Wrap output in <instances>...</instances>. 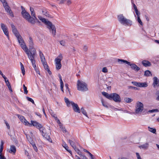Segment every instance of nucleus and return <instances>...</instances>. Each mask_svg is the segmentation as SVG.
<instances>
[{
	"label": "nucleus",
	"mask_w": 159,
	"mask_h": 159,
	"mask_svg": "<svg viewBox=\"0 0 159 159\" xmlns=\"http://www.w3.org/2000/svg\"><path fill=\"white\" fill-rule=\"evenodd\" d=\"M144 75L146 76H152V74L150 71L149 70H146L144 72Z\"/></svg>",
	"instance_id": "a878e982"
},
{
	"label": "nucleus",
	"mask_w": 159,
	"mask_h": 159,
	"mask_svg": "<svg viewBox=\"0 0 159 159\" xmlns=\"http://www.w3.org/2000/svg\"><path fill=\"white\" fill-rule=\"evenodd\" d=\"M5 34L6 35L8 39H9V33L7 28L3 31Z\"/></svg>",
	"instance_id": "2f4dec72"
},
{
	"label": "nucleus",
	"mask_w": 159,
	"mask_h": 159,
	"mask_svg": "<svg viewBox=\"0 0 159 159\" xmlns=\"http://www.w3.org/2000/svg\"><path fill=\"white\" fill-rule=\"evenodd\" d=\"M111 100L112 99L116 102H121V98L119 95L117 93H111Z\"/></svg>",
	"instance_id": "6e6552de"
},
{
	"label": "nucleus",
	"mask_w": 159,
	"mask_h": 159,
	"mask_svg": "<svg viewBox=\"0 0 159 159\" xmlns=\"http://www.w3.org/2000/svg\"><path fill=\"white\" fill-rule=\"evenodd\" d=\"M159 111V110L157 109H153L149 110L148 112L150 113H152L153 112H157Z\"/></svg>",
	"instance_id": "79ce46f5"
},
{
	"label": "nucleus",
	"mask_w": 159,
	"mask_h": 159,
	"mask_svg": "<svg viewBox=\"0 0 159 159\" xmlns=\"http://www.w3.org/2000/svg\"><path fill=\"white\" fill-rule=\"evenodd\" d=\"M0 159H6L5 157L2 154H0Z\"/></svg>",
	"instance_id": "bf43d9fd"
},
{
	"label": "nucleus",
	"mask_w": 159,
	"mask_h": 159,
	"mask_svg": "<svg viewBox=\"0 0 159 159\" xmlns=\"http://www.w3.org/2000/svg\"><path fill=\"white\" fill-rule=\"evenodd\" d=\"M24 89V93L25 94H27L28 92V90H27V88H25Z\"/></svg>",
	"instance_id": "13d9d810"
},
{
	"label": "nucleus",
	"mask_w": 159,
	"mask_h": 159,
	"mask_svg": "<svg viewBox=\"0 0 159 159\" xmlns=\"http://www.w3.org/2000/svg\"><path fill=\"white\" fill-rule=\"evenodd\" d=\"M29 44V47H30V51H29L30 55H31V52H32V51L33 50V49H34L35 50H36L34 48V43L33 41V40L32 38L30 37L29 38V40H28Z\"/></svg>",
	"instance_id": "9b49d317"
},
{
	"label": "nucleus",
	"mask_w": 159,
	"mask_h": 159,
	"mask_svg": "<svg viewBox=\"0 0 159 159\" xmlns=\"http://www.w3.org/2000/svg\"><path fill=\"white\" fill-rule=\"evenodd\" d=\"M16 38L19 44L22 49H23L27 54L28 57L29 59L30 60L32 64L35 67V66L34 64V57L36 53V50H35L34 49L32 51V52H31V55H30L29 51L26 46L22 37L20 35L16 37Z\"/></svg>",
	"instance_id": "f257e3e1"
},
{
	"label": "nucleus",
	"mask_w": 159,
	"mask_h": 159,
	"mask_svg": "<svg viewBox=\"0 0 159 159\" xmlns=\"http://www.w3.org/2000/svg\"><path fill=\"white\" fill-rule=\"evenodd\" d=\"M17 116H18V117L22 121H23V120L25 118L23 116H21L20 115H17Z\"/></svg>",
	"instance_id": "de8ad7c7"
},
{
	"label": "nucleus",
	"mask_w": 159,
	"mask_h": 159,
	"mask_svg": "<svg viewBox=\"0 0 159 159\" xmlns=\"http://www.w3.org/2000/svg\"><path fill=\"white\" fill-rule=\"evenodd\" d=\"M102 71L103 72L106 73V72H107L108 70L106 67H104L102 68Z\"/></svg>",
	"instance_id": "3c124183"
},
{
	"label": "nucleus",
	"mask_w": 159,
	"mask_h": 159,
	"mask_svg": "<svg viewBox=\"0 0 159 159\" xmlns=\"http://www.w3.org/2000/svg\"><path fill=\"white\" fill-rule=\"evenodd\" d=\"M45 138L47 139L48 140L49 142H52L51 139H50V136L49 135H48L47 134L45 135Z\"/></svg>",
	"instance_id": "a18cd8bd"
},
{
	"label": "nucleus",
	"mask_w": 159,
	"mask_h": 159,
	"mask_svg": "<svg viewBox=\"0 0 159 159\" xmlns=\"http://www.w3.org/2000/svg\"><path fill=\"white\" fill-rule=\"evenodd\" d=\"M133 7L135 10V12L136 14V15L137 16V21L139 23V15L138 13V11L137 9V7L136 5L133 3Z\"/></svg>",
	"instance_id": "6ab92c4d"
},
{
	"label": "nucleus",
	"mask_w": 159,
	"mask_h": 159,
	"mask_svg": "<svg viewBox=\"0 0 159 159\" xmlns=\"http://www.w3.org/2000/svg\"><path fill=\"white\" fill-rule=\"evenodd\" d=\"M60 44L63 46H65V42L63 40H61L60 41Z\"/></svg>",
	"instance_id": "864d4df0"
},
{
	"label": "nucleus",
	"mask_w": 159,
	"mask_h": 159,
	"mask_svg": "<svg viewBox=\"0 0 159 159\" xmlns=\"http://www.w3.org/2000/svg\"><path fill=\"white\" fill-rule=\"evenodd\" d=\"M147 112V111L146 109H143V104L140 102V114L145 115Z\"/></svg>",
	"instance_id": "4468645a"
},
{
	"label": "nucleus",
	"mask_w": 159,
	"mask_h": 159,
	"mask_svg": "<svg viewBox=\"0 0 159 159\" xmlns=\"http://www.w3.org/2000/svg\"><path fill=\"white\" fill-rule=\"evenodd\" d=\"M148 85L147 83H140V87H147Z\"/></svg>",
	"instance_id": "c756f323"
},
{
	"label": "nucleus",
	"mask_w": 159,
	"mask_h": 159,
	"mask_svg": "<svg viewBox=\"0 0 159 159\" xmlns=\"http://www.w3.org/2000/svg\"><path fill=\"white\" fill-rule=\"evenodd\" d=\"M56 121H57V122L58 124L60 125H61V122H60V121L58 119L57 120H56Z\"/></svg>",
	"instance_id": "774afa93"
},
{
	"label": "nucleus",
	"mask_w": 159,
	"mask_h": 159,
	"mask_svg": "<svg viewBox=\"0 0 159 159\" xmlns=\"http://www.w3.org/2000/svg\"><path fill=\"white\" fill-rule=\"evenodd\" d=\"M65 87L66 88V89H68V91H69V88H68V85L67 84H65Z\"/></svg>",
	"instance_id": "e2e57ef3"
},
{
	"label": "nucleus",
	"mask_w": 159,
	"mask_h": 159,
	"mask_svg": "<svg viewBox=\"0 0 159 159\" xmlns=\"http://www.w3.org/2000/svg\"><path fill=\"white\" fill-rule=\"evenodd\" d=\"M39 52L41 61L44 66V69L46 70H47L49 75H51L52 72L50 70L49 66L47 65V62L46 61L45 59L43 54L40 50H39Z\"/></svg>",
	"instance_id": "39448f33"
},
{
	"label": "nucleus",
	"mask_w": 159,
	"mask_h": 159,
	"mask_svg": "<svg viewBox=\"0 0 159 159\" xmlns=\"http://www.w3.org/2000/svg\"><path fill=\"white\" fill-rule=\"evenodd\" d=\"M35 62H34V64H35V67H34V66L33 65H32L33 66V67L34 68V69L35 70H36V72L37 73H38V74H39V75H40V72H39V70H38L37 69H36V64H35Z\"/></svg>",
	"instance_id": "09e8293b"
},
{
	"label": "nucleus",
	"mask_w": 159,
	"mask_h": 159,
	"mask_svg": "<svg viewBox=\"0 0 159 159\" xmlns=\"http://www.w3.org/2000/svg\"><path fill=\"white\" fill-rule=\"evenodd\" d=\"M83 50L85 52H86L88 49V47L86 45L84 46L83 48Z\"/></svg>",
	"instance_id": "603ef678"
},
{
	"label": "nucleus",
	"mask_w": 159,
	"mask_h": 159,
	"mask_svg": "<svg viewBox=\"0 0 159 159\" xmlns=\"http://www.w3.org/2000/svg\"><path fill=\"white\" fill-rule=\"evenodd\" d=\"M62 146H63V147H64L65 148V149L66 150L68 149V148H69L68 147V146L65 143H64L62 144Z\"/></svg>",
	"instance_id": "37998d69"
},
{
	"label": "nucleus",
	"mask_w": 159,
	"mask_h": 159,
	"mask_svg": "<svg viewBox=\"0 0 159 159\" xmlns=\"http://www.w3.org/2000/svg\"><path fill=\"white\" fill-rule=\"evenodd\" d=\"M11 139L13 141H15V139L13 136H12V135H11Z\"/></svg>",
	"instance_id": "69168bd1"
},
{
	"label": "nucleus",
	"mask_w": 159,
	"mask_h": 159,
	"mask_svg": "<svg viewBox=\"0 0 159 159\" xmlns=\"http://www.w3.org/2000/svg\"><path fill=\"white\" fill-rule=\"evenodd\" d=\"M6 83V85L7 86H9L11 85L10 84L8 80H7V82Z\"/></svg>",
	"instance_id": "052dcab7"
},
{
	"label": "nucleus",
	"mask_w": 159,
	"mask_h": 159,
	"mask_svg": "<svg viewBox=\"0 0 159 159\" xmlns=\"http://www.w3.org/2000/svg\"><path fill=\"white\" fill-rule=\"evenodd\" d=\"M26 99H27L30 102H31L33 104H34V101L31 98H30L28 97H26Z\"/></svg>",
	"instance_id": "ea45409f"
},
{
	"label": "nucleus",
	"mask_w": 159,
	"mask_h": 159,
	"mask_svg": "<svg viewBox=\"0 0 159 159\" xmlns=\"http://www.w3.org/2000/svg\"><path fill=\"white\" fill-rule=\"evenodd\" d=\"M56 68L57 70L60 69L61 67V63L55 64Z\"/></svg>",
	"instance_id": "c9c22d12"
},
{
	"label": "nucleus",
	"mask_w": 159,
	"mask_h": 159,
	"mask_svg": "<svg viewBox=\"0 0 159 159\" xmlns=\"http://www.w3.org/2000/svg\"><path fill=\"white\" fill-rule=\"evenodd\" d=\"M131 83L134 86L138 87L139 86V83H138L135 81H132Z\"/></svg>",
	"instance_id": "c03bdc74"
},
{
	"label": "nucleus",
	"mask_w": 159,
	"mask_h": 159,
	"mask_svg": "<svg viewBox=\"0 0 159 159\" xmlns=\"http://www.w3.org/2000/svg\"><path fill=\"white\" fill-rule=\"evenodd\" d=\"M11 27L12 29V31L16 37L20 35L19 33L16 29L15 26L13 24L11 25Z\"/></svg>",
	"instance_id": "2eb2a0df"
},
{
	"label": "nucleus",
	"mask_w": 159,
	"mask_h": 159,
	"mask_svg": "<svg viewBox=\"0 0 159 159\" xmlns=\"http://www.w3.org/2000/svg\"><path fill=\"white\" fill-rule=\"evenodd\" d=\"M124 100L127 103H130L133 101V99L129 98H125Z\"/></svg>",
	"instance_id": "7c9ffc66"
},
{
	"label": "nucleus",
	"mask_w": 159,
	"mask_h": 159,
	"mask_svg": "<svg viewBox=\"0 0 159 159\" xmlns=\"http://www.w3.org/2000/svg\"><path fill=\"white\" fill-rule=\"evenodd\" d=\"M156 95L157 96V97L156 98L157 100L159 101V90H157L156 92Z\"/></svg>",
	"instance_id": "8fccbe9b"
},
{
	"label": "nucleus",
	"mask_w": 159,
	"mask_h": 159,
	"mask_svg": "<svg viewBox=\"0 0 159 159\" xmlns=\"http://www.w3.org/2000/svg\"><path fill=\"white\" fill-rule=\"evenodd\" d=\"M30 10L31 11V15L33 16L32 17L34 18V20H35V19H37L35 13L34 11V10L33 8L30 7Z\"/></svg>",
	"instance_id": "aec40b11"
},
{
	"label": "nucleus",
	"mask_w": 159,
	"mask_h": 159,
	"mask_svg": "<svg viewBox=\"0 0 159 159\" xmlns=\"http://www.w3.org/2000/svg\"><path fill=\"white\" fill-rule=\"evenodd\" d=\"M33 148H34V150L36 152H37L38 151V149H37V147H36V145H34V146H33Z\"/></svg>",
	"instance_id": "680f3d73"
},
{
	"label": "nucleus",
	"mask_w": 159,
	"mask_h": 159,
	"mask_svg": "<svg viewBox=\"0 0 159 159\" xmlns=\"http://www.w3.org/2000/svg\"><path fill=\"white\" fill-rule=\"evenodd\" d=\"M117 61L119 64L125 63L130 66L131 68L135 71H138L139 70V67H138L136 65L134 64H131L130 62L126 60L118 59L117 60Z\"/></svg>",
	"instance_id": "423d86ee"
},
{
	"label": "nucleus",
	"mask_w": 159,
	"mask_h": 159,
	"mask_svg": "<svg viewBox=\"0 0 159 159\" xmlns=\"http://www.w3.org/2000/svg\"><path fill=\"white\" fill-rule=\"evenodd\" d=\"M59 126L60 128L63 133H66V129L62 125H60Z\"/></svg>",
	"instance_id": "72a5a7b5"
},
{
	"label": "nucleus",
	"mask_w": 159,
	"mask_h": 159,
	"mask_svg": "<svg viewBox=\"0 0 159 159\" xmlns=\"http://www.w3.org/2000/svg\"><path fill=\"white\" fill-rule=\"evenodd\" d=\"M39 18L47 26L48 28L50 30L53 36H55L56 34V28L54 25H52V23L49 21H47L46 19L42 18L41 16H38Z\"/></svg>",
	"instance_id": "f03ea898"
},
{
	"label": "nucleus",
	"mask_w": 159,
	"mask_h": 159,
	"mask_svg": "<svg viewBox=\"0 0 159 159\" xmlns=\"http://www.w3.org/2000/svg\"><path fill=\"white\" fill-rule=\"evenodd\" d=\"M21 8L22 9L21 14L23 17L31 24H34L35 21L34 18L31 17L30 14L27 12L22 6H21Z\"/></svg>",
	"instance_id": "7ed1b4c3"
},
{
	"label": "nucleus",
	"mask_w": 159,
	"mask_h": 159,
	"mask_svg": "<svg viewBox=\"0 0 159 159\" xmlns=\"http://www.w3.org/2000/svg\"><path fill=\"white\" fill-rule=\"evenodd\" d=\"M128 88L129 89H134V90H136L137 89H138L137 88V87H133V86H128Z\"/></svg>",
	"instance_id": "6e6d98bb"
},
{
	"label": "nucleus",
	"mask_w": 159,
	"mask_h": 159,
	"mask_svg": "<svg viewBox=\"0 0 159 159\" xmlns=\"http://www.w3.org/2000/svg\"><path fill=\"white\" fill-rule=\"evenodd\" d=\"M1 27L3 31L7 29V26L3 23H1Z\"/></svg>",
	"instance_id": "e433bc0d"
},
{
	"label": "nucleus",
	"mask_w": 159,
	"mask_h": 159,
	"mask_svg": "<svg viewBox=\"0 0 159 159\" xmlns=\"http://www.w3.org/2000/svg\"><path fill=\"white\" fill-rule=\"evenodd\" d=\"M74 149L79 155H81V152H80L79 149L76 148V147H75V148H74Z\"/></svg>",
	"instance_id": "4c0bfd02"
},
{
	"label": "nucleus",
	"mask_w": 159,
	"mask_h": 159,
	"mask_svg": "<svg viewBox=\"0 0 159 159\" xmlns=\"http://www.w3.org/2000/svg\"><path fill=\"white\" fill-rule=\"evenodd\" d=\"M22 121L24 122L25 125H27L30 126H31V124L29 123L25 119V118Z\"/></svg>",
	"instance_id": "473e14b6"
},
{
	"label": "nucleus",
	"mask_w": 159,
	"mask_h": 159,
	"mask_svg": "<svg viewBox=\"0 0 159 159\" xmlns=\"http://www.w3.org/2000/svg\"><path fill=\"white\" fill-rule=\"evenodd\" d=\"M25 154L28 157L29 159H30V156H29V153L27 151H26V150H25Z\"/></svg>",
	"instance_id": "5fc2aeb1"
},
{
	"label": "nucleus",
	"mask_w": 159,
	"mask_h": 159,
	"mask_svg": "<svg viewBox=\"0 0 159 159\" xmlns=\"http://www.w3.org/2000/svg\"><path fill=\"white\" fill-rule=\"evenodd\" d=\"M159 80L157 77H155L153 78V85L154 86H156L158 83Z\"/></svg>",
	"instance_id": "4be33fe9"
},
{
	"label": "nucleus",
	"mask_w": 159,
	"mask_h": 159,
	"mask_svg": "<svg viewBox=\"0 0 159 159\" xmlns=\"http://www.w3.org/2000/svg\"><path fill=\"white\" fill-rule=\"evenodd\" d=\"M148 130L150 132L154 134H155L156 133V130L155 128H151L149 126H148Z\"/></svg>",
	"instance_id": "bb28decb"
},
{
	"label": "nucleus",
	"mask_w": 159,
	"mask_h": 159,
	"mask_svg": "<svg viewBox=\"0 0 159 159\" xmlns=\"http://www.w3.org/2000/svg\"><path fill=\"white\" fill-rule=\"evenodd\" d=\"M52 116L54 118V119L56 120H57L58 119L57 117L56 116L55 114H54Z\"/></svg>",
	"instance_id": "0e129e2a"
},
{
	"label": "nucleus",
	"mask_w": 159,
	"mask_h": 159,
	"mask_svg": "<svg viewBox=\"0 0 159 159\" xmlns=\"http://www.w3.org/2000/svg\"><path fill=\"white\" fill-rule=\"evenodd\" d=\"M57 1H59L58 3L59 4H63L66 1V0H57Z\"/></svg>",
	"instance_id": "49530a36"
},
{
	"label": "nucleus",
	"mask_w": 159,
	"mask_h": 159,
	"mask_svg": "<svg viewBox=\"0 0 159 159\" xmlns=\"http://www.w3.org/2000/svg\"><path fill=\"white\" fill-rule=\"evenodd\" d=\"M77 85V89L78 90L84 92L87 91L88 90L87 84L83 81L78 80Z\"/></svg>",
	"instance_id": "0eeeda50"
},
{
	"label": "nucleus",
	"mask_w": 159,
	"mask_h": 159,
	"mask_svg": "<svg viewBox=\"0 0 159 159\" xmlns=\"http://www.w3.org/2000/svg\"><path fill=\"white\" fill-rule=\"evenodd\" d=\"M101 102L102 104V105H103V106L104 107H105L106 108H107L108 107L107 103H105L104 102V101H103V99H101Z\"/></svg>",
	"instance_id": "58836bf2"
},
{
	"label": "nucleus",
	"mask_w": 159,
	"mask_h": 159,
	"mask_svg": "<svg viewBox=\"0 0 159 159\" xmlns=\"http://www.w3.org/2000/svg\"><path fill=\"white\" fill-rule=\"evenodd\" d=\"M136 104L137 105L136 107L135 112H130L127 110H124V112L125 113H128L131 114H135L138 113L139 112V102H137Z\"/></svg>",
	"instance_id": "1a4fd4ad"
},
{
	"label": "nucleus",
	"mask_w": 159,
	"mask_h": 159,
	"mask_svg": "<svg viewBox=\"0 0 159 159\" xmlns=\"http://www.w3.org/2000/svg\"><path fill=\"white\" fill-rule=\"evenodd\" d=\"M6 11L12 17H14V15L13 13L12 12L10 9L9 7L7 5V3H3V5Z\"/></svg>",
	"instance_id": "9d476101"
},
{
	"label": "nucleus",
	"mask_w": 159,
	"mask_h": 159,
	"mask_svg": "<svg viewBox=\"0 0 159 159\" xmlns=\"http://www.w3.org/2000/svg\"><path fill=\"white\" fill-rule=\"evenodd\" d=\"M31 125H33L34 126H35L37 128H38L40 131H41V129L43 128V126L38 122L34 121H31Z\"/></svg>",
	"instance_id": "ddd939ff"
},
{
	"label": "nucleus",
	"mask_w": 159,
	"mask_h": 159,
	"mask_svg": "<svg viewBox=\"0 0 159 159\" xmlns=\"http://www.w3.org/2000/svg\"><path fill=\"white\" fill-rule=\"evenodd\" d=\"M3 143L2 142V144L1 145L0 148V154H2V153L3 151Z\"/></svg>",
	"instance_id": "a19ab883"
},
{
	"label": "nucleus",
	"mask_w": 159,
	"mask_h": 159,
	"mask_svg": "<svg viewBox=\"0 0 159 159\" xmlns=\"http://www.w3.org/2000/svg\"><path fill=\"white\" fill-rule=\"evenodd\" d=\"M118 20L120 22L125 26H131L132 21L125 17L123 14H120L118 16Z\"/></svg>",
	"instance_id": "20e7f679"
},
{
	"label": "nucleus",
	"mask_w": 159,
	"mask_h": 159,
	"mask_svg": "<svg viewBox=\"0 0 159 159\" xmlns=\"http://www.w3.org/2000/svg\"><path fill=\"white\" fill-rule=\"evenodd\" d=\"M71 105L72 106L74 111L75 112L79 113H80V110L77 104L73 102H71Z\"/></svg>",
	"instance_id": "f8f14e48"
},
{
	"label": "nucleus",
	"mask_w": 159,
	"mask_h": 159,
	"mask_svg": "<svg viewBox=\"0 0 159 159\" xmlns=\"http://www.w3.org/2000/svg\"><path fill=\"white\" fill-rule=\"evenodd\" d=\"M62 58V56L61 54H60L58 57L56 58L55 60V64L61 63V61Z\"/></svg>",
	"instance_id": "a211bd4d"
},
{
	"label": "nucleus",
	"mask_w": 159,
	"mask_h": 159,
	"mask_svg": "<svg viewBox=\"0 0 159 159\" xmlns=\"http://www.w3.org/2000/svg\"><path fill=\"white\" fill-rule=\"evenodd\" d=\"M64 99L65 102L66 103L67 106L68 107H70V104H71V102H70L69 99L66 98H65Z\"/></svg>",
	"instance_id": "b1692460"
},
{
	"label": "nucleus",
	"mask_w": 159,
	"mask_h": 159,
	"mask_svg": "<svg viewBox=\"0 0 159 159\" xmlns=\"http://www.w3.org/2000/svg\"><path fill=\"white\" fill-rule=\"evenodd\" d=\"M68 141L69 143H70V145L72 147V148H75L76 145L74 142L70 139Z\"/></svg>",
	"instance_id": "393cba45"
},
{
	"label": "nucleus",
	"mask_w": 159,
	"mask_h": 159,
	"mask_svg": "<svg viewBox=\"0 0 159 159\" xmlns=\"http://www.w3.org/2000/svg\"><path fill=\"white\" fill-rule=\"evenodd\" d=\"M149 146L148 143H146L141 146H140V148H142L144 150L147 149Z\"/></svg>",
	"instance_id": "412c9836"
},
{
	"label": "nucleus",
	"mask_w": 159,
	"mask_h": 159,
	"mask_svg": "<svg viewBox=\"0 0 159 159\" xmlns=\"http://www.w3.org/2000/svg\"><path fill=\"white\" fill-rule=\"evenodd\" d=\"M142 64L145 67L150 66L152 64L150 62L147 60H143L142 62Z\"/></svg>",
	"instance_id": "f3484780"
},
{
	"label": "nucleus",
	"mask_w": 159,
	"mask_h": 159,
	"mask_svg": "<svg viewBox=\"0 0 159 159\" xmlns=\"http://www.w3.org/2000/svg\"><path fill=\"white\" fill-rule=\"evenodd\" d=\"M42 111H43V113L44 115L45 116H46V113L45 111L44 108H43H43L42 109Z\"/></svg>",
	"instance_id": "338daca9"
},
{
	"label": "nucleus",
	"mask_w": 159,
	"mask_h": 159,
	"mask_svg": "<svg viewBox=\"0 0 159 159\" xmlns=\"http://www.w3.org/2000/svg\"><path fill=\"white\" fill-rule=\"evenodd\" d=\"M60 87L61 90L63 92H64L63 90V87H64V83L62 81V79H60Z\"/></svg>",
	"instance_id": "cd10ccee"
},
{
	"label": "nucleus",
	"mask_w": 159,
	"mask_h": 159,
	"mask_svg": "<svg viewBox=\"0 0 159 159\" xmlns=\"http://www.w3.org/2000/svg\"><path fill=\"white\" fill-rule=\"evenodd\" d=\"M20 65L21 66V69L22 71V73L23 75L25 74V70L23 64L21 63H20Z\"/></svg>",
	"instance_id": "c85d7f7f"
},
{
	"label": "nucleus",
	"mask_w": 159,
	"mask_h": 159,
	"mask_svg": "<svg viewBox=\"0 0 159 159\" xmlns=\"http://www.w3.org/2000/svg\"><path fill=\"white\" fill-rule=\"evenodd\" d=\"M102 94L107 98L111 100V94H109L108 93L104 92H102Z\"/></svg>",
	"instance_id": "5701e85b"
},
{
	"label": "nucleus",
	"mask_w": 159,
	"mask_h": 159,
	"mask_svg": "<svg viewBox=\"0 0 159 159\" xmlns=\"http://www.w3.org/2000/svg\"><path fill=\"white\" fill-rule=\"evenodd\" d=\"M72 3L71 0H67V4L69 5Z\"/></svg>",
	"instance_id": "4d7b16f0"
},
{
	"label": "nucleus",
	"mask_w": 159,
	"mask_h": 159,
	"mask_svg": "<svg viewBox=\"0 0 159 159\" xmlns=\"http://www.w3.org/2000/svg\"><path fill=\"white\" fill-rule=\"evenodd\" d=\"M16 152V147L14 145H11L10 149L8 151V152L10 153H13L15 154Z\"/></svg>",
	"instance_id": "dca6fc26"
},
{
	"label": "nucleus",
	"mask_w": 159,
	"mask_h": 159,
	"mask_svg": "<svg viewBox=\"0 0 159 159\" xmlns=\"http://www.w3.org/2000/svg\"><path fill=\"white\" fill-rule=\"evenodd\" d=\"M81 110L82 113L86 116L87 117V112L86 111L84 110V109L83 107L81 108Z\"/></svg>",
	"instance_id": "f704fd0d"
}]
</instances>
